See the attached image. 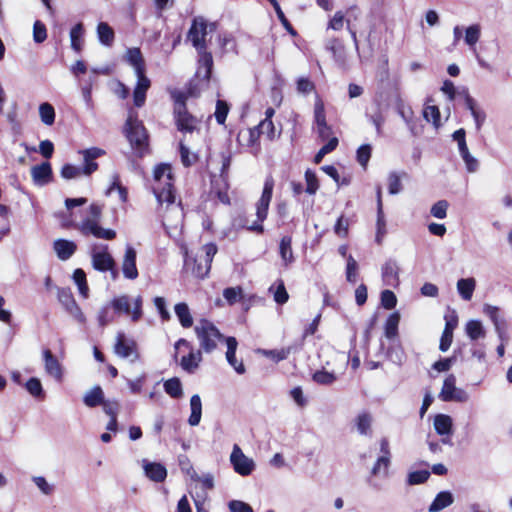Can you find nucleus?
<instances>
[{"instance_id": "obj_5", "label": "nucleus", "mask_w": 512, "mask_h": 512, "mask_svg": "<svg viewBox=\"0 0 512 512\" xmlns=\"http://www.w3.org/2000/svg\"><path fill=\"white\" fill-rule=\"evenodd\" d=\"M273 189L274 179L272 176H268L265 179L261 197L256 204L257 220L253 224L247 226V229L249 231L256 232L259 234L263 233L264 227L262 225V222L267 218L269 205L272 199Z\"/></svg>"}, {"instance_id": "obj_53", "label": "nucleus", "mask_w": 512, "mask_h": 512, "mask_svg": "<svg viewBox=\"0 0 512 512\" xmlns=\"http://www.w3.org/2000/svg\"><path fill=\"white\" fill-rule=\"evenodd\" d=\"M274 7L275 9V12L277 14V17L278 19L280 20V22L282 23V25L284 26V28L292 35H296V31L294 30V28L292 27L291 23L289 22V20L286 18L284 12L282 11L279 3L276 1V0H268Z\"/></svg>"}, {"instance_id": "obj_61", "label": "nucleus", "mask_w": 512, "mask_h": 512, "mask_svg": "<svg viewBox=\"0 0 512 512\" xmlns=\"http://www.w3.org/2000/svg\"><path fill=\"white\" fill-rule=\"evenodd\" d=\"M82 175V169L81 167H77L71 164H65L61 168V176L64 179L70 180L79 177Z\"/></svg>"}, {"instance_id": "obj_25", "label": "nucleus", "mask_w": 512, "mask_h": 512, "mask_svg": "<svg viewBox=\"0 0 512 512\" xmlns=\"http://www.w3.org/2000/svg\"><path fill=\"white\" fill-rule=\"evenodd\" d=\"M399 267L394 260H388L382 267V278L386 285L395 286L399 282Z\"/></svg>"}, {"instance_id": "obj_23", "label": "nucleus", "mask_w": 512, "mask_h": 512, "mask_svg": "<svg viewBox=\"0 0 512 512\" xmlns=\"http://www.w3.org/2000/svg\"><path fill=\"white\" fill-rule=\"evenodd\" d=\"M465 106L471 112L474 118L477 131L482 128L486 120V114L483 110L476 107L475 100L469 95L468 91H464Z\"/></svg>"}, {"instance_id": "obj_49", "label": "nucleus", "mask_w": 512, "mask_h": 512, "mask_svg": "<svg viewBox=\"0 0 512 512\" xmlns=\"http://www.w3.org/2000/svg\"><path fill=\"white\" fill-rule=\"evenodd\" d=\"M358 275V263L353 258L352 255L347 257V265H346V279L348 282L355 284L357 281Z\"/></svg>"}, {"instance_id": "obj_30", "label": "nucleus", "mask_w": 512, "mask_h": 512, "mask_svg": "<svg viewBox=\"0 0 512 512\" xmlns=\"http://www.w3.org/2000/svg\"><path fill=\"white\" fill-rule=\"evenodd\" d=\"M164 391L173 399H180L183 396V386L178 377H172L163 383Z\"/></svg>"}, {"instance_id": "obj_63", "label": "nucleus", "mask_w": 512, "mask_h": 512, "mask_svg": "<svg viewBox=\"0 0 512 512\" xmlns=\"http://www.w3.org/2000/svg\"><path fill=\"white\" fill-rule=\"evenodd\" d=\"M371 157V146L369 144L361 145L357 150V161L363 167L367 166V163Z\"/></svg>"}, {"instance_id": "obj_34", "label": "nucleus", "mask_w": 512, "mask_h": 512, "mask_svg": "<svg viewBox=\"0 0 512 512\" xmlns=\"http://www.w3.org/2000/svg\"><path fill=\"white\" fill-rule=\"evenodd\" d=\"M97 35L100 43L105 46H111L114 42V31L106 22H100L98 24Z\"/></svg>"}, {"instance_id": "obj_18", "label": "nucleus", "mask_w": 512, "mask_h": 512, "mask_svg": "<svg viewBox=\"0 0 512 512\" xmlns=\"http://www.w3.org/2000/svg\"><path fill=\"white\" fill-rule=\"evenodd\" d=\"M31 176L35 184L43 186L51 181L52 168L49 162H43L31 168Z\"/></svg>"}, {"instance_id": "obj_38", "label": "nucleus", "mask_w": 512, "mask_h": 512, "mask_svg": "<svg viewBox=\"0 0 512 512\" xmlns=\"http://www.w3.org/2000/svg\"><path fill=\"white\" fill-rule=\"evenodd\" d=\"M399 321L400 315L398 312L389 315L384 327V334L388 339H394L398 335Z\"/></svg>"}, {"instance_id": "obj_28", "label": "nucleus", "mask_w": 512, "mask_h": 512, "mask_svg": "<svg viewBox=\"0 0 512 512\" xmlns=\"http://www.w3.org/2000/svg\"><path fill=\"white\" fill-rule=\"evenodd\" d=\"M104 399V392L102 388L99 385H96L85 393L83 402L87 407L94 408L101 405Z\"/></svg>"}, {"instance_id": "obj_32", "label": "nucleus", "mask_w": 512, "mask_h": 512, "mask_svg": "<svg viewBox=\"0 0 512 512\" xmlns=\"http://www.w3.org/2000/svg\"><path fill=\"white\" fill-rule=\"evenodd\" d=\"M156 185H163L166 181L173 182L172 168L169 164H159L153 172Z\"/></svg>"}, {"instance_id": "obj_26", "label": "nucleus", "mask_w": 512, "mask_h": 512, "mask_svg": "<svg viewBox=\"0 0 512 512\" xmlns=\"http://www.w3.org/2000/svg\"><path fill=\"white\" fill-rule=\"evenodd\" d=\"M454 502V496L450 491H441L439 492L430 506L428 507L429 512H439Z\"/></svg>"}, {"instance_id": "obj_17", "label": "nucleus", "mask_w": 512, "mask_h": 512, "mask_svg": "<svg viewBox=\"0 0 512 512\" xmlns=\"http://www.w3.org/2000/svg\"><path fill=\"white\" fill-rule=\"evenodd\" d=\"M227 351H226V360L231 365L234 370L242 375L245 373V366L242 361H238L236 359V350L238 346V342L235 337H227L225 338Z\"/></svg>"}, {"instance_id": "obj_1", "label": "nucleus", "mask_w": 512, "mask_h": 512, "mask_svg": "<svg viewBox=\"0 0 512 512\" xmlns=\"http://www.w3.org/2000/svg\"><path fill=\"white\" fill-rule=\"evenodd\" d=\"M207 35V24L203 18L194 19L188 31L187 39L192 43L198 53V68L195 78L189 84L188 92L191 96H197L201 90L208 87L212 67L213 57L207 52L205 37Z\"/></svg>"}, {"instance_id": "obj_51", "label": "nucleus", "mask_w": 512, "mask_h": 512, "mask_svg": "<svg viewBox=\"0 0 512 512\" xmlns=\"http://www.w3.org/2000/svg\"><path fill=\"white\" fill-rule=\"evenodd\" d=\"M337 145L338 139L336 137L330 138L329 141L323 147H321L320 150L316 153L314 157V162L316 164H319L326 154L336 149Z\"/></svg>"}, {"instance_id": "obj_16", "label": "nucleus", "mask_w": 512, "mask_h": 512, "mask_svg": "<svg viewBox=\"0 0 512 512\" xmlns=\"http://www.w3.org/2000/svg\"><path fill=\"white\" fill-rule=\"evenodd\" d=\"M104 248V251H93L91 255L93 268L100 272H107L108 269H112L116 266L115 260L107 251V246Z\"/></svg>"}, {"instance_id": "obj_19", "label": "nucleus", "mask_w": 512, "mask_h": 512, "mask_svg": "<svg viewBox=\"0 0 512 512\" xmlns=\"http://www.w3.org/2000/svg\"><path fill=\"white\" fill-rule=\"evenodd\" d=\"M143 469L145 475L154 482H163L167 477V470L160 463L143 460Z\"/></svg>"}, {"instance_id": "obj_46", "label": "nucleus", "mask_w": 512, "mask_h": 512, "mask_svg": "<svg viewBox=\"0 0 512 512\" xmlns=\"http://www.w3.org/2000/svg\"><path fill=\"white\" fill-rule=\"evenodd\" d=\"M376 227H377V232H376L375 241L378 244H381L382 241H383L384 236L387 233L386 221H385V216H384L383 208L377 209Z\"/></svg>"}, {"instance_id": "obj_41", "label": "nucleus", "mask_w": 512, "mask_h": 512, "mask_svg": "<svg viewBox=\"0 0 512 512\" xmlns=\"http://www.w3.org/2000/svg\"><path fill=\"white\" fill-rule=\"evenodd\" d=\"M39 115L45 125L51 126L55 121L54 107L47 102L40 104Z\"/></svg>"}, {"instance_id": "obj_6", "label": "nucleus", "mask_w": 512, "mask_h": 512, "mask_svg": "<svg viewBox=\"0 0 512 512\" xmlns=\"http://www.w3.org/2000/svg\"><path fill=\"white\" fill-rule=\"evenodd\" d=\"M175 124L177 129L184 134L198 132L200 121L187 111L182 99H177L174 108Z\"/></svg>"}, {"instance_id": "obj_29", "label": "nucleus", "mask_w": 512, "mask_h": 512, "mask_svg": "<svg viewBox=\"0 0 512 512\" xmlns=\"http://www.w3.org/2000/svg\"><path fill=\"white\" fill-rule=\"evenodd\" d=\"M191 414L188 418V423L191 426H197L201 421L202 416V402L198 394H194L190 398Z\"/></svg>"}, {"instance_id": "obj_43", "label": "nucleus", "mask_w": 512, "mask_h": 512, "mask_svg": "<svg viewBox=\"0 0 512 512\" xmlns=\"http://www.w3.org/2000/svg\"><path fill=\"white\" fill-rule=\"evenodd\" d=\"M326 49L332 54L335 60L342 59L344 46L338 38L328 39L326 42Z\"/></svg>"}, {"instance_id": "obj_39", "label": "nucleus", "mask_w": 512, "mask_h": 512, "mask_svg": "<svg viewBox=\"0 0 512 512\" xmlns=\"http://www.w3.org/2000/svg\"><path fill=\"white\" fill-rule=\"evenodd\" d=\"M386 356L388 360L399 366H401L406 360V354L400 344L389 346Z\"/></svg>"}, {"instance_id": "obj_40", "label": "nucleus", "mask_w": 512, "mask_h": 512, "mask_svg": "<svg viewBox=\"0 0 512 512\" xmlns=\"http://www.w3.org/2000/svg\"><path fill=\"white\" fill-rule=\"evenodd\" d=\"M211 264L203 260V258L200 255H197L194 259V266L192 268V273L200 278L203 279L206 277L210 271Z\"/></svg>"}, {"instance_id": "obj_27", "label": "nucleus", "mask_w": 512, "mask_h": 512, "mask_svg": "<svg viewBox=\"0 0 512 512\" xmlns=\"http://www.w3.org/2000/svg\"><path fill=\"white\" fill-rule=\"evenodd\" d=\"M202 361V353L201 350L194 352L192 349L190 353L186 356H183L180 361L181 368L187 373H194L199 367L200 362Z\"/></svg>"}, {"instance_id": "obj_35", "label": "nucleus", "mask_w": 512, "mask_h": 512, "mask_svg": "<svg viewBox=\"0 0 512 512\" xmlns=\"http://www.w3.org/2000/svg\"><path fill=\"white\" fill-rule=\"evenodd\" d=\"M110 304H111L114 312L117 314L124 313V314L128 315V314H131V312H132L131 306H130V298L128 295H121V296L114 297L110 301Z\"/></svg>"}, {"instance_id": "obj_57", "label": "nucleus", "mask_w": 512, "mask_h": 512, "mask_svg": "<svg viewBox=\"0 0 512 512\" xmlns=\"http://www.w3.org/2000/svg\"><path fill=\"white\" fill-rule=\"evenodd\" d=\"M47 38L46 26L39 20H36L33 25V40L36 43H43Z\"/></svg>"}, {"instance_id": "obj_31", "label": "nucleus", "mask_w": 512, "mask_h": 512, "mask_svg": "<svg viewBox=\"0 0 512 512\" xmlns=\"http://www.w3.org/2000/svg\"><path fill=\"white\" fill-rule=\"evenodd\" d=\"M174 311L182 327L190 328L193 325V317L186 303H177L174 307Z\"/></svg>"}, {"instance_id": "obj_7", "label": "nucleus", "mask_w": 512, "mask_h": 512, "mask_svg": "<svg viewBox=\"0 0 512 512\" xmlns=\"http://www.w3.org/2000/svg\"><path fill=\"white\" fill-rule=\"evenodd\" d=\"M439 398L444 402L465 403L469 400V394L464 389L456 387V377L450 374L443 382Z\"/></svg>"}, {"instance_id": "obj_50", "label": "nucleus", "mask_w": 512, "mask_h": 512, "mask_svg": "<svg viewBox=\"0 0 512 512\" xmlns=\"http://www.w3.org/2000/svg\"><path fill=\"white\" fill-rule=\"evenodd\" d=\"M430 477L428 470L413 471L408 474L407 483L409 485H419L425 483Z\"/></svg>"}, {"instance_id": "obj_4", "label": "nucleus", "mask_w": 512, "mask_h": 512, "mask_svg": "<svg viewBox=\"0 0 512 512\" xmlns=\"http://www.w3.org/2000/svg\"><path fill=\"white\" fill-rule=\"evenodd\" d=\"M195 334L199 341L201 350L211 353L217 347L218 341L224 339L218 328L209 320L202 319L195 326Z\"/></svg>"}, {"instance_id": "obj_12", "label": "nucleus", "mask_w": 512, "mask_h": 512, "mask_svg": "<svg viewBox=\"0 0 512 512\" xmlns=\"http://www.w3.org/2000/svg\"><path fill=\"white\" fill-rule=\"evenodd\" d=\"M380 452L382 455L377 458L371 469L372 476L379 475L382 470L385 476L388 474V469L391 463V452L387 438H382L380 440Z\"/></svg>"}, {"instance_id": "obj_56", "label": "nucleus", "mask_w": 512, "mask_h": 512, "mask_svg": "<svg viewBox=\"0 0 512 512\" xmlns=\"http://www.w3.org/2000/svg\"><path fill=\"white\" fill-rule=\"evenodd\" d=\"M258 134L266 135L268 139L273 140L275 137V127L272 120L264 119L257 126Z\"/></svg>"}, {"instance_id": "obj_60", "label": "nucleus", "mask_w": 512, "mask_h": 512, "mask_svg": "<svg viewBox=\"0 0 512 512\" xmlns=\"http://www.w3.org/2000/svg\"><path fill=\"white\" fill-rule=\"evenodd\" d=\"M242 295V288L241 287H228L225 288L223 291V297L226 299V301L232 305L236 303Z\"/></svg>"}, {"instance_id": "obj_58", "label": "nucleus", "mask_w": 512, "mask_h": 512, "mask_svg": "<svg viewBox=\"0 0 512 512\" xmlns=\"http://www.w3.org/2000/svg\"><path fill=\"white\" fill-rule=\"evenodd\" d=\"M402 183L400 176L396 172H391L388 176V190L389 194L396 195L402 191Z\"/></svg>"}, {"instance_id": "obj_14", "label": "nucleus", "mask_w": 512, "mask_h": 512, "mask_svg": "<svg viewBox=\"0 0 512 512\" xmlns=\"http://www.w3.org/2000/svg\"><path fill=\"white\" fill-rule=\"evenodd\" d=\"M136 256V250L132 246L127 245L122 260V273L126 279L134 280L139 275L136 267Z\"/></svg>"}, {"instance_id": "obj_24", "label": "nucleus", "mask_w": 512, "mask_h": 512, "mask_svg": "<svg viewBox=\"0 0 512 512\" xmlns=\"http://www.w3.org/2000/svg\"><path fill=\"white\" fill-rule=\"evenodd\" d=\"M279 254L285 267L290 266L295 261L291 236L286 235L281 238L279 243Z\"/></svg>"}, {"instance_id": "obj_21", "label": "nucleus", "mask_w": 512, "mask_h": 512, "mask_svg": "<svg viewBox=\"0 0 512 512\" xmlns=\"http://www.w3.org/2000/svg\"><path fill=\"white\" fill-rule=\"evenodd\" d=\"M53 248L57 257L62 261H66L75 253L77 246L73 241L57 239L53 243Z\"/></svg>"}, {"instance_id": "obj_22", "label": "nucleus", "mask_w": 512, "mask_h": 512, "mask_svg": "<svg viewBox=\"0 0 512 512\" xmlns=\"http://www.w3.org/2000/svg\"><path fill=\"white\" fill-rule=\"evenodd\" d=\"M125 60L134 68L135 74L145 72V61L139 48H128L125 54Z\"/></svg>"}, {"instance_id": "obj_55", "label": "nucleus", "mask_w": 512, "mask_h": 512, "mask_svg": "<svg viewBox=\"0 0 512 512\" xmlns=\"http://www.w3.org/2000/svg\"><path fill=\"white\" fill-rule=\"evenodd\" d=\"M305 180H306V192L310 195H313L317 192L319 188V183L316 174L307 169L305 172Z\"/></svg>"}, {"instance_id": "obj_44", "label": "nucleus", "mask_w": 512, "mask_h": 512, "mask_svg": "<svg viewBox=\"0 0 512 512\" xmlns=\"http://www.w3.org/2000/svg\"><path fill=\"white\" fill-rule=\"evenodd\" d=\"M372 418L371 415L364 412L358 415L356 418L357 430L361 435L370 434Z\"/></svg>"}, {"instance_id": "obj_3", "label": "nucleus", "mask_w": 512, "mask_h": 512, "mask_svg": "<svg viewBox=\"0 0 512 512\" xmlns=\"http://www.w3.org/2000/svg\"><path fill=\"white\" fill-rule=\"evenodd\" d=\"M123 130L133 149L142 153L147 148L148 135L135 111H129Z\"/></svg>"}, {"instance_id": "obj_64", "label": "nucleus", "mask_w": 512, "mask_h": 512, "mask_svg": "<svg viewBox=\"0 0 512 512\" xmlns=\"http://www.w3.org/2000/svg\"><path fill=\"white\" fill-rule=\"evenodd\" d=\"M230 512H253L252 507L240 500H232L228 504Z\"/></svg>"}, {"instance_id": "obj_45", "label": "nucleus", "mask_w": 512, "mask_h": 512, "mask_svg": "<svg viewBox=\"0 0 512 512\" xmlns=\"http://www.w3.org/2000/svg\"><path fill=\"white\" fill-rule=\"evenodd\" d=\"M26 390L35 398H44L45 393L43 391V387L41 381L36 378H30L25 384Z\"/></svg>"}, {"instance_id": "obj_47", "label": "nucleus", "mask_w": 512, "mask_h": 512, "mask_svg": "<svg viewBox=\"0 0 512 512\" xmlns=\"http://www.w3.org/2000/svg\"><path fill=\"white\" fill-rule=\"evenodd\" d=\"M423 117L427 122H432L434 127L440 126V111L437 106L429 105L423 110Z\"/></svg>"}, {"instance_id": "obj_10", "label": "nucleus", "mask_w": 512, "mask_h": 512, "mask_svg": "<svg viewBox=\"0 0 512 512\" xmlns=\"http://www.w3.org/2000/svg\"><path fill=\"white\" fill-rule=\"evenodd\" d=\"M230 461L234 470L241 476L250 475L255 468L254 461L247 457L238 445H234L230 455Z\"/></svg>"}, {"instance_id": "obj_9", "label": "nucleus", "mask_w": 512, "mask_h": 512, "mask_svg": "<svg viewBox=\"0 0 512 512\" xmlns=\"http://www.w3.org/2000/svg\"><path fill=\"white\" fill-rule=\"evenodd\" d=\"M58 301L63 308L79 323L86 322V317L81 308L76 303L74 296L69 288H57Z\"/></svg>"}, {"instance_id": "obj_42", "label": "nucleus", "mask_w": 512, "mask_h": 512, "mask_svg": "<svg viewBox=\"0 0 512 512\" xmlns=\"http://www.w3.org/2000/svg\"><path fill=\"white\" fill-rule=\"evenodd\" d=\"M481 36V28L479 24H473L465 30V43L475 49V44Z\"/></svg>"}, {"instance_id": "obj_62", "label": "nucleus", "mask_w": 512, "mask_h": 512, "mask_svg": "<svg viewBox=\"0 0 512 512\" xmlns=\"http://www.w3.org/2000/svg\"><path fill=\"white\" fill-rule=\"evenodd\" d=\"M180 155L181 161L185 167L191 166L197 159L195 154H191L189 148L183 143L180 142Z\"/></svg>"}, {"instance_id": "obj_20", "label": "nucleus", "mask_w": 512, "mask_h": 512, "mask_svg": "<svg viewBox=\"0 0 512 512\" xmlns=\"http://www.w3.org/2000/svg\"><path fill=\"white\" fill-rule=\"evenodd\" d=\"M154 195L159 204L167 203L171 205L175 202V194L173 190V183L166 181L163 185H155L153 187Z\"/></svg>"}, {"instance_id": "obj_48", "label": "nucleus", "mask_w": 512, "mask_h": 512, "mask_svg": "<svg viewBox=\"0 0 512 512\" xmlns=\"http://www.w3.org/2000/svg\"><path fill=\"white\" fill-rule=\"evenodd\" d=\"M112 306L109 303L105 304L98 312L97 320L98 324L101 327L107 326L109 323L113 322L114 317L111 313Z\"/></svg>"}, {"instance_id": "obj_13", "label": "nucleus", "mask_w": 512, "mask_h": 512, "mask_svg": "<svg viewBox=\"0 0 512 512\" xmlns=\"http://www.w3.org/2000/svg\"><path fill=\"white\" fill-rule=\"evenodd\" d=\"M433 425L436 433L442 436L441 442L443 444L452 445V418L446 414H437L434 418Z\"/></svg>"}, {"instance_id": "obj_11", "label": "nucleus", "mask_w": 512, "mask_h": 512, "mask_svg": "<svg viewBox=\"0 0 512 512\" xmlns=\"http://www.w3.org/2000/svg\"><path fill=\"white\" fill-rule=\"evenodd\" d=\"M499 307L493 306L490 304H485L483 307V312L490 318L492 321L495 332L502 342L508 341L507 334V322L506 320L499 315Z\"/></svg>"}, {"instance_id": "obj_59", "label": "nucleus", "mask_w": 512, "mask_h": 512, "mask_svg": "<svg viewBox=\"0 0 512 512\" xmlns=\"http://www.w3.org/2000/svg\"><path fill=\"white\" fill-rule=\"evenodd\" d=\"M448 202L446 200H439L430 210L432 216L438 219H444L447 216Z\"/></svg>"}, {"instance_id": "obj_2", "label": "nucleus", "mask_w": 512, "mask_h": 512, "mask_svg": "<svg viewBox=\"0 0 512 512\" xmlns=\"http://www.w3.org/2000/svg\"><path fill=\"white\" fill-rule=\"evenodd\" d=\"M103 207L92 203L89 207V216L81 221L78 230L84 236H93L98 239L112 240L116 237L113 229L103 228L99 225Z\"/></svg>"}, {"instance_id": "obj_33", "label": "nucleus", "mask_w": 512, "mask_h": 512, "mask_svg": "<svg viewBox=\"0 0 512 512\" xmlns=\"http://www.w3.org/2000/svg\"><path fill=\"white\" fill-rule=\"evenodd\" d=\"M475 286L476 281L474 278H463L457 282V290L460 296L466 301H469L472 298Z\"/></svg>"}, {"instance_id": "obj_8", "label": "nucleus", "mask_w": 512, "mask_h": 512, "mask_svg": "<svg viewBox=\"0 0 512 512\" xmlns=\"http://www.w3.org/2000/svg\"><path fill=\"white\" fill-rule=\"evenodd\" d=\"M114 353L123 359L131 358V362H135L139 359V353L137 351V343L131 338H127L124 332H118L116 335L115 344L113 347Z\"/></svg>"}, {"instance_id": "obj_37", "label": "nucleus", "mask_w": 512, "mask_h": 512, "mask_svg": "<svg viewBox=\"0 0 512 512\" xmlns=\"http://www.w3.org/2000/svg\"><path fill=\"white\" fill-rule=\"evenodd\" d=\"M465 331L471 340H477L485 337V329L479 320H470L466 323Z\"/></svg>"}, {"instance_id": "obj_36", "label": "nucleus", "mask_w": 512, "mask_h": 512, "mask_svg": "<svg viewBox=\"0 0 512 512\" xmlns=\"http://www.w3.org/2000/svg\"><path fill=\"white\" fill-rule=\"evenodd\" d=\"M84 28L82 23H77L70 31L71 48L79 53L82 50Z\"/></svg>"}, {"instance_id": "obj_54", "label": "nucleus", "mask_w": 512, "mask_h": 512, "mask_svg": "<svg viewBox=\"0 0 512 512\" xmlns=\"http://www.w3.org/2000/svg\"><path fill=\"white\" fill-rule=\"evenodd\" d=\"M312 378L316 383L320 385H331L336 380L334 373L325 370L316 371Z\"/></svg>"}, {"instance_id": "obj_15", "label": "nucleus", "mask_w": 512, "mask_h": 512, "mask_svg": "<svg viewBox=\"0 0 512 512\" xmlns=\"http://www.w3.org/2000/svg\"><path fill=\"white\" fill-rule=\"evenodd\" d=\"M43 359L46 373L56 381L61 382L63 379V367L58 359L49 349L43 351Z\"/></svg>"}, {"instance_id": "obj_52", "label": "nucleus", "mask_w": 512, "mask_h": 512, "mask_svg": "<svg viewBox=\"0 0 512 512\" xmlns=\"http://www.w3.org/2000/svg\"><path fill=\"white\" fill-rule=\"evenodd\" d=\"M229 112V105L224 100H217L215 109V119L218 124L222 125L225 123Z\"/></svg>"}]
</instances>
